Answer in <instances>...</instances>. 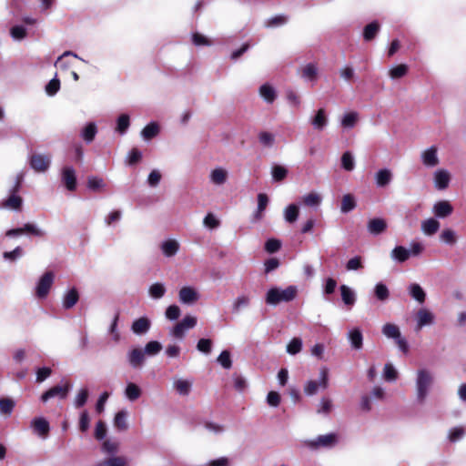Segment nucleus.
Returning <instances> with one entry per match:
<instances>
[{
	"mask_svg": "<svg viewBox=\"0 0 466 466\" xmlns=\"http://www.w3.org/2000/svg\"><path fill=\"white\" fill-rule=\"evenodd\" d=\"M434 383L432 372L427 369H420L416 372L415 390L416 400L419 403L425 402L430 390Z\"/></svg>",
	"mask_w": 466,
	"mask_h": 466,
	"instance_id": "nucleus-1",
	"label": "nucleus"
},
{
	"mask_svg": "<svg viewBox=\"0 0 466 466\" xmlns=\"http://www.w3.org/2000/svg\"><path fill=\"white\" fill-rule=\"evenodd\" d=\"M297 294L298 288L296 286H289L285 289L274 287L268 290L265 299L267 304L276 306L280 302L292 301Z\"/></svg>",
	"mask_w": 466,
	"mask_h": 466,
	"instance_id": "nucleus-2",
	"label": "nucleus"
},
{
	"mask_svg": "<svg viewBox=\"0 0 466 466\" xmlns=\"http://www.w3.org/2000/svg\"><path fill=\"white\" fill-rule=\"evenodd\" d=\"M22 180L23 174H18L15 178V183L10 190L9 197L6 199L3 200L2 202L3 208L12 210L20 209L23 203V199L20 196L17 195V192L21 187Z\"/></svg>",
	"mask_w": 466,
	"mask_h": 466,
	"instance_id": "nucleus-3",
	"label": "nucleus"
},
{
	"mask_svg": "<svg viewBox=\"0 0 466 466\" xmlns=\"http://www.w3.org/2000/svg\"><path fill=\"white\" fill-rule=\"evenodd\" d=\"M72 389V384L67 380H62L60 384L51 387L41 395L43 402L48 401L50 399L57 398L65 400L67 398L69 391Z\"/></svg>",
	"mask_w": 466,
	"mask_h": 466,
	"instance_id": "nucleus-4",
	"label": "nucleus"
},
{
	"mask_svg": "<svg viewBox=\"0 0 466 466\" xmlns=\"http://www.w3.org/2000/svg\"><path fill=\"white\" fill-rule=\"evenodd\" d=\"M329 386V370L327 368H321L319 370V381L309 380L304 386V392L308 396H312L318 392L319 388L326 390Z\"/></svg>",
	"mask_w": 466,
	"mask_h": 466,
	"instance_id": "nucleus-5",
	"label": "nucleus"
},
{
	"mask_svg": "<svg viewBox=\"0 0 466 466\" xmlns=\"http://www.w3.org/2000/svg\"><path fill=\"white\" fill-rule=\"evenodd\" d=\"M197 325V318L193 316H186L177 322L169 331V334L178 339L185 337L186 332L193 329Z\"/></svg>",
	"mask_w": 466,
	"mask_h": 466,
	"instance_id": "nucleus-6",
	"label": "nucleus"
},
{
	"mask_svg": "<svg viewBox=\"0 0 466 466\" xmlns=\"http://www.w3.org/2000/svg\"><path fill=\"white\" fill-rule=\"evenodd\" d=\"M338 443V435L336 433H329L319 435L315 440L305 441V445L310 449L332 448Z\"/></svg>",
	"mask_w": 466,
	"mask_h": 466,
	"instance_id": "nucleus-7",
	"label": "nucleus"
},
{
	"mask_svg": "<svg viewBox=\"0 0 466 466\" xmlns=\"http://www.w3.org/2000/svg\"><path fill=\"white\" fill-rule=\"evenodd\" d=\"M420 161L422 165L428 168H433L440 164V158L438 156V147L436 146H431L424 149L420 153Z\"/></svg>",
	"mask_w": 466,
	"mask_h": 466,
	"instance_id": "nucleus-8",
	"label": "nucleus"
},
{
	"mask_svg": "<svg viewBox=\"0 0 466 466\" xmlns=\"http://www.w3.org/2000/svg\"><path fill=\"white\" fill-rule=\"evenodd\" d=\"M54 282V274L51 271L46 272L39 279L36 288H35V295L44 299L47 296L52 284Z\"/></svg>",
	"mask_w": 466,
	"mask_h": 466,
	"instance_id": "nucleus-9",
	"label": "nucleus"
},
{
	"mask_svg": "<svg viewBox=\"0 0 466 466\" xmlns=\"http://www.w3.org/2000/svg\"><path fill=\"white\" fill-rule=\"evenodd\" d=\"M30 167L36 172H46L51 164V157L43 154H33L29 159Z\"/></svg>",
	"mask_w": 466,
	"mask_h": 466,
	"instance_id": "nucleus-10",
	"label": "nucleus"
},
{
	"mask_svg": "<svg viewBox=\"0 0 466 466\" xmlns=\"http://www.w3.org/2000/svg\"><path fill=\"white\" fill-rule=\"evenodd\" d=\"M415 320V330L420 331L423 327L432 325L435 320V316L428 309L420 308L416 313Z\"/></svg>",
	"mask_w": 466,
	"mask_h": 466,
	"instance_id": "nucleus-11",
	"label": "nucleus"
},
{
	"mask_svg": "<svg viewBox=\"0 0 466 466\" xmlns=\"http://www.w3.org/2000/svg\"><path fill=\"white\" fill-rule=\"evenodd\" d=\"M451 180V175L445 168H439L433 173V184L436 189L445 190L448 188Z\"/></svg>",
	"mask_w": 466,
	"mask_h": 466,
	"instance_id": "nucleus-12",
	"label": "nucleus"
},
{
	"mask_svg": "<svg viewBox=\"0 0 466 466\" xmlns=\"http://www.w3.org/2000/svg\"><path fill=\"white\" fill-rule=\"evenodd\" d=\"M62 182L69 191L76 188V170L72 167H65L61 171Z\"/></svg>",
	"mask_w": 466,
	"mask_h": 466,
	"instance_id": "nucleus-13",
	"label": "nucleus"
},
{
	"mask_svg": "<svg viewBox=\"0 0 466 466\" xmlns=\"http://www.w3.org/2000/svg\"><path fill=\"white\" fill-rule=\"evenodd\" d=\"M453 212V207L448 200L437 201L432 207V213L436 218H445Z\"/></svg>",
	"mask_w": 466,
	"mask_h": 466,
	"instance_id": "nucleus-14",
	"label": "nucleus"
},
{
	"mask_svg": "<svg viewBox=\"0 0 466 466\" xmlns=\"http://www.w3.org/2000/svg\"><path fill=\"white\" fill-rule=\"evenodd\" d=\"M309 123L311 124L314 129L318 131H322L329 123V118L326 110L324 108L318 109L316 114L310 117Z\"/></svg>",
	"mask_w": 466,
	"mask_h": 466,
	"instance_id": "nucleus-15",
	"label": "nucleus"
},
{
	"mask_svg": "<svg viewBox=\"0 0 466 466\" xmlns=\"http://www.w3.org/2000/svg\"><path fill=\"white\" fill-rule=\"evenodd\" d=\"M268 204V196L264 193H259L258 195V207L255 212L253 213L251 219L252 223H258L263 218L264 211L266 210Z\"/></svg>",
	"mask_w": 466,
	"mask_h": 466,
	"instance_id": "nucleus-16",
	"label": "nucleus"
},
{
	"mask_svg": "<svg viewBox=\"0 0 466 466\" xmlns=\"http://www.w3.org/2000/svg\"><path fill=\"white\" fill-rule=\"evenodd\" d=\"M179 300L184 304H192L198 300V292L191 287H183L178 293Z\"/></svg>",
	"mask_w": 466,
	"mask_h": 466,
	"instance_id": "nucleus-17",
	"label": "nucleus"
},
{
	"mask_svg": "<svg viewBox=\"0 0 466 466\" xmlns=\"http://www.w3.org/2000/svg\"><path fill=\"white\" fill-rule=\"evenodd\" d=\"M151 327V321L147 317H141L133 321L131 330L136 335L146 334Z\"/></svg>",
	"mask_w": 466,
	"mask_h": 466,
	"instance_id": "nucleus-18",
	"label": "nucleus"
},
{
	"mask_svg": "<svg viewBox=\"0 0 466 466\" xmlns=\"http://www.w3.org/2000/svg\"><path fill=\"white\" fill-rule=\"evenodd\" d=\"M34 431L41 437L46 438L50 431L49 422L43 417L35 418L31 421Z\"/></svg>",
	"mask_w": 466,
	"mask_h": 466,
	"instance_id": "nucleus-19",
	"label": "nucleus"
},
{
	"mask_svg": "<svg viewBox=\"0 0 466 466\" xmlns=\"http://www.w3.org/2000/svg\"><path fill=\"white\" fill-rule=\"evenodd\" d=\"M127 360L132 368H141L145 361V353L140 349H133L127 353Z\"/></svg>",
	"mask_w": 466,
	"mask_h": 466,
	"instance_id": "nucleus-20",
	"label": "nucleus"
},
{
	"mask_svg": "<svg viewBox=\"0 0 466 466\" xmlns=\"http://www.w3.org/2000/svg\"><path fill=\"white\" fill-rule=\"evenodd\" d=\"M228 177V171L223 167H216L211 170L209 174L210 182L217 186H221L226 183Z\"/></svg>",
	"mask_w": 466,
	"mask_h": 466,
	"instance_id": "nucleus-21",
	"label": "nucleus"
},
{
	"mask_svg": "<svg viewBox=\"0 0 466 466\" xmlns=\"http://www.w3.org/2000/svg\"><path fill=\"white\" fill-rule=\"evenodd\" d=\"M410 296L419 304H423L426 300V292L418 283H411L408 287Z\"/></svg>",
	"mask_w": 466,
	"mask_h": 466,
	"instance_id": "nucleus-22",
	"label": "nucleus"
},
{
	"mask_svg": "<svg viewBox=\"0 0 466 466\" xmlns=\"http://www.w3.org/2000/svg\"><path fill=\"white\" fill-rule=\"evenodd\" d=\"M348 339L354 350H360L363 346V336L359 328H355L348 332Z\"/></svg>",
	"mask_w": 466,
	"mask_h": 466,
	"instance_id": "nucleus-23",
	"label": "nucleus"
},
{
	"mask_svg": "<svg viewBox=\"0 0 466 466\" xmlns=\"http://www.w3.org/2000/svg\"><path fill=\"white\" fill-rule=\"evenodd\" d=\"M392 180V172L388 168L380 169L375 174L376 185L380 187H386Z\"/></svg>",
	"mask_w": 466,
	"mask_h": 466,
	"instance_id": "nucleus-24",
	"label": "nucleus"
},
{
	"mask_svg": "<svg viewBox=\"0 0 466 466\" xmlns=\"http://www.w3.org/2000/svg\"><path fill=\"white\" fill-rule=\"evenodd\" d=\"M440 222L433 218H430L421 222V230L427 236L434 235L440 228Z\"/></svg>",
	"mask_w": 466,
	"mask_h": 466,
	"instance_id": "nucleus-25",
	"label": "nucleus"
},
{
	"mask_svg": "<svg viewBox=\"0 0 466 466\" xmlns=\"http://www.w3.org/2000/svg\"><path fill=\"white\" fill-rule=\"evenodd\" d=\"M368 230L372 235L381 234L387 228V223L383 218H372L368 223Z\"/></svg>",
	"mask_w": 466,
	"mask_h": 466,
	"instance_id": "nucleus-26",
	"label": "nucleus"
},
{
	"mask_svg": "<svg viewBox=\"0 0 466 466\" xmlns=\"http://www.w3.org/2000/svg\"><path fill=\"white\" fill-rule=\"evenodd\" d=\"M340 294L342 301L345 305L349 307H352L356 302V293L355 291L348 287L347 285H341L340 288Z\"/></svg>",
	"mask_w": 466,
	"mask_h": 466,
	"instance_id": "nucleus-27",
	"label": "nucleus"
},
{
	"mask_svg": "<svg viewBox=\"0 0 466 466\" xmlns=\"http://www.w3.org/2000/svg\"><path fill=\"white\" fill-rule=\"evenodd\" d=\"M79 295L76 288L69 289L63 298V307L66 309L73 308L78 301Z\"/></svg>",
	"mask_w": 466,
	"mask_h": 466,
	"instance_id": "nucleus-28",
	"label": "nucleus"
},
{
	"mask_svg": "<svg viewBox=\"0 0 466 466\" xmlns=\"http://www.w3.org/2000/svg\"><path fill=\"white\" fill-rule=\"evenodd\" d=\"M179 249V244L175 239H168L161 244V250L166 257L175 256Z\"/></svg>",
	"mask_w": 466,
	"mask_h": 466,
	"instance_id": "nucleus-29",
	"label": "nucleus"
},
{
	"mask_svg": "<svg viewBox=\"0 0 466 466\" xmlns=\"http://www.w3.org/2000/svg\"><path fill=\"white\" fill-rule=\"evenodd\" d=\"M173 386L179 395L187 396L192 388V381L184 379H177L174 381Z\"/></svg>",
	"mask_w": 466,
	"mask_h": 466,
	"instance_id": "nucleus-30",
	"label": "nucleus"
},
{
	"mask_svg": "<svg viewBox=\"0 0 466 466\" xmlns=\"http://www.w3.org/2000/svg\"><path fill=\"white\" fill-rule=\"evenodd\" d=\"M142 390L134 382H128L125 389V396L130 401H135L140 398Z\"/></svg>",
	"mask_w": 466,
	"mask_h": 466,
	"instance_id": "nucleus-31",
	"label": "nucleus"
},
{
	"mask_svg": "<svg viewBox=\"0 0 466 466\" xmlns=\"http://www.w3.org/2000/svg\"><path fill=\"white\" fill-rule=\"evenodd\" d=\"M410 256L409 249L402 246H397L390 253V257L393 260L402 263L405 262Z\"/></svg>",
	"mask_w": 466,
	"mask_h": 466,
	"instance_id": "nucleus-32",
	"label": "nucleus"
},
{
	"mask_svg": "<svg viewBox=\"0 0 466 466\" xmlns=\"http://www.w3.org/2000/svg\"><path fill=\"white\" fill-rule=\"evenodd\" d=\"M259 95L269 104L273 103L277 96L274 87L268 84H264L259 87Z\"/></svg>",
	"mask_w": 466,
	"mask_h": 466,
	"instance_id": "nucleus-33",
	"label": "nucleus"
},
{
	"mask_svg": "<svg viewBox=\"0 0 466 466\" xmlns=\"http://www.w3.org/2000/svg\"><path fill=\"white\" fill-rule=\"evenodd\" d=\"M250 297L248 295H239L236 298L234 302L232 303V311L234 313H238L243 309H246L249 306Z\"/></svg>",
	"mask_w": 466,
	"mask_h": 466,
	"instance_id": "nucleus-34",
	"label": "nucleus"
},
{
	"mask_svg": "<svg viewBox=\"0 0 466 466\" xmlns=\"http://www.w3.org/2000/svg\"><path fill=\"white\" fill-rule=\"evenodd\" d=\"M127 410H120L118 411L114 419V426L120 431H127L128 428V424L127 421Z\"/></svg>",
	"mask_w": 466,
	"mask_h": 466,
	"instance_id": "nucleus-35",
	"label": "nucleus"
},
{
	"mask_svg": "<svg viewBox=\"0 0 466 466\" xmlns=\"http://www.w3.org/2000/svg\"><path fill=\"white\" fill-rule=\"evenodd\" d=\"M356 208V199L353 195L346 194L341 200L340 211L347 214Z\"/></svg>",
	"mask_w": 466,
	"mask_h": 466,
	"instance_id": "nucleus-36",
	"label": "nucleus"
},
{
	"mask_svg": "<svg viewBox=\"0 0 466 466\" xmlns=\"http://www.w3.org/2000/svg\"><path fill=\"white\" fill-rule=\"evenodd\" d=\"M23 231H24V234H27V235L35 236V237H38V238H43L46 235V230L39 228L35 223H25L23 226Z\"/></svg>",
	"mask_w": 466,
	"mask_h": 466,
	"instance_id": "nucleus-37",
	"label": "nucleus"
},
{
	"mask_svg": "<svg viewBox=\"0 0 466 466\" xmlns=\"http://www.w3.org/2000/svg\"><path fill=\"white\" fill-rule=\"evenodd\" d=\"M303 203L308 207L317 208L322 201L321 196L317 192H310L302 198Z\"/></svg>",
	"mask_w": 466,
	"mask_h": 466,
	"instance_id": "nucleus-38",
	"label": "nucleus"
},
{
	"mask_svg": "<svg viewBox=\"0 0 466 466\" xmlns=\"http://www.w3.org/2000/svg\"><path fill=\"white\" fill-rule=\"evenodd\" d=\"M379 30H380V25L376 21L367 25L363 31L364 39L366 41L372 40L376 36Z\"/></svg>",
	"mask_w": 466,
	"mask_h": 466,
	"instance_id": "nucleus-39",
	"label": "nucleus"
},
{
	"mask_svg": "<svg viewBox=\"0 0 466 466\" xmlns=\"http://www.w3.org/2000/svg\"><path fill=\"white\" fill-rule=\"evenodd\" d=\"M299 217V208L295 204L288 206L284 211V218L288 223H294Z\"/></svg>",
	"mask_w": 466,
	"mask_h": 466,
	"instance_id": "nucleus-40",
	"label": "nucleus"
},
{
	"mask_svg": "<svg viewBox=\"0 0 466 466\" xmlns=\"http://www.w3.org/2000/svg\"><path fill=\"white\" fill-rule=\"evenodd\" d=\"M95 466H127V462L124 457H112L99 461Z\"/></svg>",
	"mask_w": 466,
	"mask_h": 466,
	"instance_id": "nucleus-41",
	"label": "nucleus"
},
{
	"mask_svg": "<svg viewBox=\"0 0 466 466\" xmlns=\"http://www.w3.org/2000/svg\"><path fill=\"white\" fill-rule=\"evenodd\" d=\"M382 333L389 339H398L400 336V331L398 326L391 323H387L382 327Z\"/></svg>",
	"mask_w": 466,
	"mask_h": 466,
	"instance_id": "nucleus-42",
	"label": "nucleus"
},
{
	"mask_svg": "<svg viewBox=\"0 0 466 466\" xmlns=\"http://www.w3.org/2000/svg\"><path fill=\"white\" fill-rule=\"evenodd\" d=\"M358 119L359 114L357 112L347 113L341 119V126L345 128H352L355 127Z\"/></svg>",
	"mask_w": 466,
	"mask_h": 466,
	"instance_id": "nucleus-43",
	"label": "nucleus"
},
{
	"mask_svg": "<svg viewBox=\"0 0 466 466\" xmlns=\"http://www.w3.org/2000/svg\"><path fill=\"white\" fill-rule=\"evenodd\" d=\"M97 132L96 126L95 123H89L82 131V137L87 143H90L94 140L96 134Z\"/></svg>",
	"mask_w": 466,
	"mask_h": 466,
	"instance_id": "nucleus-44",
	"label": "nucleus"
},
{
	"mask_svg": "<svg viewBox=\"0 0 466 466\" xmlns=\"http://www.w3.org/2000/svg\"><path fill=\"white\" fill-rule=\"evenodd\" d=\"M158 132H159V127H158L157 124L152 122V123L147 125L143 128L141 135L145 139L148 140V139L155 137L158 134Z\"/></svg>",
	"mask_w": 466,
	"mask_h": 466,
	"instance_id": "nucleus-45",
	"label": "nucleus"
},
{
	"mask_svg": "<svg viewBox=\"0 0 466 466\" xmlns=\"http://www.w3.org/2000/svg\"><path fill=\"white\" fill-rule=\"evenodd\" d=\"M148 292L151 298L158 299L165 295L166 288L164 284L157 282L149 287Z\"/></svg>",
	"mask_w": 466,
	"mask_h": 466,
	"instance_id": "nucleus-46",
	"label": "nucleus"
},
{
	"mask_svg": "<svg viewBox=\"0 0 466 466\" xmlns=\"http://www.w3.org/2000/svg\"><path fill=\"white\" fill-rule=\"evenodd\" d=\"M129 125V116L127 114H122L117 118L116 131L123 135L128 129Z\"/></svg>",
	"mask_w": 466,
	"mask_h": 466,
	"instance_id": "nucleus-47",
	"label": "nucleus"
},
{
	"mask_svg": "<svg viewBox=\"0 0 466 466\" xmlns=\"http://www.w3.org/2000/svg\"><path fill=\"white\" fill-rule=\"evenodd\" d=\"M162 350V345L157 340L149 341L146 344L143 352L145 355L155 356L158 354Z\"/></svg>",
	"mask_w": 466,
	"mask_h": 466,
	"instance_id": "nucleus-48",
	"label": "nucleus"
},
{
	"mask_svg": "<svg viewBox=\"0 0 466 466\" xmlns=\"http://www.w3.org/2000/svg\"><path fill=\"white\" fill-rule=\"evenodd\" d=\"M289 20V17L285 15H278L265 21L264 25L266 27H278L285 25Z\"/></svg>",
	"mask_w": 466,
	"mask_h": 466,
	"instance_id": "nucleus-49",
	"label": "nucleus"
},
{
	"mask_svg": "<svg viewBox=\"0 0 466 466\" xmlns=\"http://www.w3.org/2000/svg\"><path fill=\"white\" fill-rule=\"evenodd\" d=\"M374 293L376 298L380 301H385L390 297V291L387 286L383 283L376 284L374 288Z\"/></svg>",
	"mask_w": 466,
	"mask_h": 466,
	"instance_id": "nucleus-50",
	"label": "nucleus"
},
{
	"mask_svg": "<svg viewBox=\"0 0 466 466\" xmlns=\"http://www.w3.org/2000/svg\"><path fill=\"white\" fill-rule=\"evenodd\" d=\"M341 166L347 171H352L355 167V160L353 155L350 152H344L341 157Z\"/></svg>",
	"mask_w": 466,
	"mask_h": 466,
	"instance_id": "nucleus-51",
	"label": "nucleus"
},
{
	"mask_svg": "<svg viewBox=\"0 0 466 466\" xmlns=\"http://www.w3.org/2000/svg\"><path fill=\"white\" fill-rule=\"evenodd\" d=\"M383 377L387 381H395L398 378V372L391 363L384 366Z\"/></svg>",
	"mask_w": 466,
	"mask_h": 466,
	"instance_id": "nucleus-52",
	"label": "nucleus"
},
{
	"mask_svg": "<svg viewBox=\"0 0 466 466\" xmlns=\"http://www.w3.org/2000/svg\"><path fill=\"white\" fill-rule=\"evenodd\" d=\"M119 319V312H116L109 327L108 332L112 335L113 340L118 342L120 339V333L117 329V323Z\"/></svg>",
	"mask_w": 466,
	"mask_h": 466,
	"instance_id": "nucleus-53",
	"label": "nucleus"
},
{
	"mask_svg": "<svg viewBox=\"0 0 466 466\" xmlns=\"http://www.w3.org/2000/svg\"><path fill=\"white\" fill-rule=\"evenodd\" d=\"M407 72L408 66L404 64H401L392 67L390 70L389 75L392 79H396L404 76L407 74Z\"/></svg>",
	"mask_w": 466,
	"mask_h": 466,
	"instance_id": "nucleus-54",
	"label": "nucleus"
},
{
	"mask_svg": "<svg viewBox=\"0 0 466 466\" xmlns=\"http://www.w3.org/2000/svg\"><path fill=\"white\" fill-rule=\"evenodd\" d=\"M271 174L275 181H282L287 177L288 170L282 166L275 165L272 167Z\"/></svg>",
	"mask_w": 466,
	"mask_h": 466,
	"instance_id": "nucleus-55",
	"label": "nucleus"
},
{
	"mask_svg": "<svg viewBox=\"0 0 466 466\" xmlns=\"http://www.w3.org/2000/svg\"><path fill=\"white\" fill-rule=\"evenodd\" d=\"M302 349V340L299 338L292 339L287 346V352L295 355Z\"/></svg>",
	"mask_w": 466,
	"mask_h": 466,
	"instance_id": "nucleus-56",
	"label": "nucleus"
},
{
	"mask_svg": "<svg viewBox=\"0 0 466 466\" xmlns=\"http://www.w3.org/2000/svg\"><path fill=\"white\" fill-rule=\"evenodd\" d=\"M217 361L226 370H228L232 366V360L230 352L228 350H223L217 359Z\"/></svg>",
	"mask_w": 466,
	"mask_h": 466,
	"instance_id": "nucleus-57",
	"label": "nucleus"
},
{
	"mask_svg": "<svg viewBox=\"0 0 466 466\" xmlns=\"http://www.w3.org/2000/svg\"><path fill=\"white\" fill-rule=\"evenodd\" d=\"M318 69L314 64H308L302 70V77L308 80H314L317 76Z\"/></svg>",
	"mask_w": 466,
	"mask_h": 466,
	"instance_id": "nucleus-58",
	"label": "nucleus"
},
{
	"mask_svg": "<svg viewBox=\"0 0 466 466\" xmlns=\"http://www.w3.org/2000/svg\"><path fill=\"white\" fill-rule=\"evenodd\" d=\"M203 224L205 227L213 229L219 227L220 221L215 217L213 213H208L204 218Z\"/></svg>",
	"mask_w": 466,
	"mask_h": 466,
	"instance_id": "nucleus-59",
	"label": "nucleus"
},
{
	"mask_svg": "<svg viewBox=\"0 0 466 466\" xmlns=\"http://www.w3.org/2000/svg\"><path fill=\"white\" fill-rule=\"evenodd\" d=\"M11 36L15 40H22L26 36V29L23 25H15L10 30Z\"/></svg>",
	"mask_w": 466,
	"mask_h": 466,
	"instance_id": "nucleus-60",
	"label": "nucleus"
},
{
	"mask_svg": "<svg viewBox=\"0 0 466 466\" xmlns=\"http://www.w3.org/2000/svg\"><path fill=\"white\" fill-rule=\"evenodd\" d=\"M363 268L362 259L360 256L350 258L346 264V269L349 271L358 270Z\"/></svg>",
	"mask_w": 466,
	"mask_h": 466,
	"instance_id": "nucleus-61",
	"label": "nucleus"
},
{
	"mask_svg": "<svg viewBox=\"0 0 466 466\" xmlns=\"http://www.w3.org/2000/svg\"><path fill=\"white\" fill-rule=\"evenodd\" d=\"M258 139L263 146L268 147H272L275 141L274 135L266 131H263L258 135Z\"/></svg>",
	"mask_w": 466,
	"mask_h": 466,
	"instance_id": "nucleus-62",
	"label": "nucleus"
},
{
	"mask_svg": "<svg viewBox=\"0 0 466 466\" xmlns=\"http://www.w3.org/2000/svg\"><path fill=\"white\" fill-rule=\"evenodd\" d=\"M441 240L447 243V244H454L456 242V235L455 232L452 229L447 228L444 229L441 236Z\"/></svg>",
	"mask_w": 466,
	"mask_h": 466,
	"instance_id": "nucleus-63",
	"label": "nucleus"
},
{
	"mask_svg": "<svg viewBox=\"0 0 466 466\" xmlns=\"http://www.w3.org/2000/svg\"><path fill=\"white\" fill-rule=\"evenodd\" d=\"M59 88H60V81L56 77H54L46 86V92L49 96H54L58 92Z\"/></svg>",
	"mask_w": 466,
	"mask_h": 466,
	"instance_id": "nucleus-64",
	"label": "nucleus"
}]
</instances>
